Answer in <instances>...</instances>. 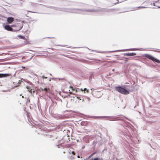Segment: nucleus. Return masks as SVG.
<instances>
[{
  "instance_id": "obj_1",
  "label": "nucleus",
  "mask_w": 160,
  "mask_h": 160,
  "mask_svg": "<svg viewBox=\"0 0 160 160\" xmlns=\"http://www.w3.org/2000/svg\"><path fill=\"white\" fill-rule=\"evenodd\" d=\"M45 6L47 8H51L52 9L57 11L65 12L79 14H87V12H102V9L100 8H98L97 9H84L83 8H64L55 7L49 5H47Z\"/></svg>"
},
{
  "instance_id": "obj_14",
  "label": "nucleus",
  "mask_w": 160,
  "mask_h": 160,
  "mask_svg": "<svg viewBox=\"0 0 160 160\" xmlns=\"http://www.w3.org/2000/svg\"><path fill=\"white\" fill-rule=\"evenodd\" d=\"M125 55L127 56H135L136 55V53L134 52H132V53H127L124 54Z\"/></svg>"
},
{
  "instance_id": "obj_32",
  "label": "nucleus",
  "mask_w": 160,
  "mask_h": 160,
  "mask_svg": "<svg viewBox=\"0 0 160 160\" xmlns=\"http://www.w3.org/2000/svg\"><path fill=\"white\" fill-rule=\"evenodd\" d=\"M157 2V1H156L155 3L153 2L152 3H150V4L151 5H153V6H155V3H156Z\"/></svg>"
},
{
  "instance_id": "obj_13",
  "label": "nucleus",
  "mask_w": 160,
  "mask_h": 160,
  "mask_svg": "<svg viewBox=\"0 0 160 160\" xmlns=\"http://www.w3.org/2000/svg\"><path fill=\"white\" fill-rule=\"evenodd\" d=\"M10 75L8 73H0V78L6 77Z\"/></svg>"
},
{
  "instance_id": "obj_51",
  "label": "nucleus",
  "mask_w": 160,
  "mask_h": 160,
  "mask_svg": "<svg viewBox=\"0 0 160 160\" xmlns=\"http://www.w3.org/2000/svg\"><path fill=\"white\" fill-rule=\"evenodd\" d=\"M118 2L116 3H118V2H119V1L118 0Z\"/></svg>"
},
{
  "instance_id": "obj_10",
  "label": "nucleus",
  "mask_w": 160,
  "mask_h": 160,
  "mask_svg": "<svg viewBox=\"0 0 160 160\" xmlns=\"http://www.w3.org/2000/svg\"><path fill=\"white\" fill-rule=\"evenodd\" d=\"M4 28L5 29L11 31H13V29L12 28L10 25H5L4 26Z\"/></svg>"
},
{
  "instance_id": "obj_27",
  "label": "nucleus",
  "mask_w": 160,
  "mask_h": 160,
  "mask_svg": "<svg viewBox=\"0 0 160 160\" xmlns=\"http://www.w3.org/2000/svg\"><path fill=\"white\" fill-rule=\"evenodd\" d=\"M25 32L26 33H29L30 32V31H28V29L25 30Z\"/></svg>"
},
{
  "instance_id": "obj_23",
  "label": "nucleus",
  "mask_w": 160,
  "mask_h": 160,
  "mask_svg": "<svg viewBox=\"0 0 160 160\" xmlns=\"http://www.w3.org/2000/svg\"><path fill=\"white\" fill-rule=\"evenodd\" d=\"M75 97H77V98H78L80 100H81V97H80L79 96H78V95H76Z\"/></svg>"
},
{
  "instance_id": "obj_45",
  "label": "nucleus",
  "mask_w": 160,
  "mask_h": 160,
  "mask_svg": "<svg viewBox=\"0 0 160 160\" xmlns=\"http://www.w3.org/2000/svg\"><path fill=\"white\" fill-rule=\"evenodd\" d=\"M28 11V12H31V11Z\"/></svg>"
},
{
  "instance_id": "obj_3",
  "label": "nucleus",
  "mask_w": 160,
  "mask_h": 160,
  "mask_svg": "<svg viewBox=\"0 0 160 160\" xmlns=\"http://www.w3.org/2000/svg\"><path fill=\"white\" fill-rule=\"evenodd\" d=\"M122 115H119L116 116H97V118H103L104 119L106 120L109 121H116V120H123L122 119H119L120 117H122Z\"/></svg>"
},
{
  "instance_id": "obj_5",
  "label": "nucleus",
  "mask_w": 160,
  "mask_h": 160,
  "mask_svg": "<svg viewBox=\"0 0 160 160\" xmlns=\"http://www.w3.org/2000/svg\"><path fill=\"white\" fill-rule=\"evenodd\" d=\"M23 21L20 20L19 22L16 23L13 25L15 27V28L13 29V31H18L20 30L23 27Z\"/></svg>"
},
{
  "instance_id": "obj_2",
  "label": "nucleus",
  "mask_w": 160,
  "mask_h": 160,
  "mask_svg": "<svg viewBox=\"0 0 160 160\" xmlns=\"http://www.w3.org/2000/svg\"><path fill=\"white\" fill-rule=\"evenodd\" d=\"M42 2L58 5L82 7L83 4L79 2L65 0H41Z\"/></svg>"
},
{
  "instance_id": "obj_52",
  "label": "nucleus",
  "mask_w": 160,
  "mask_h": 160,
  "mask_svg": "<svg viewBox=\"0 0 160 160\" xmlns=\"http://www.w3.org/2000/svg\"><path fill=\"white\" fill-rule=\"evenodd\" d=\"M87 159V158L86 159H84V160H86Z\"/></svg>"
},
{
  "instance_id": "obj_30",
  "label": "nucleus",
  "mask_w": 160,
  "mask_h": 160,
  "mask_svg": "<svg viewBox=\"0 0 160 160\" xmlns=\"http://www.w3.org/2000/svg\"><path fill=\"white\" fill-rule=\"evenodd\" d=\"M58 79L59 80H65L64 78H58Z\"/></svg>"
},
{
  "instance_id": "obj_35",
  "label": "nucleus",
  "mask_w": 160,
  "mask_h": 160,
  "mask_svg": "<svg viewBox=\"0 0 160 160\" xmlns=\"http://www.w3.org/2000/svg\"><path fill=\"white\" fill-rule=\"evenodd\" d=\"M33 75H34V76H35L37 77H38V75H37L36 74H35L34 73H33L32 74Z\"/></svg>"
},
{
  "instance_id": "obj_48",
  "label": "nucleus",
  "mask_w": 160,
  "mask_h": 160,
  "mask_svg": "<svg viewBox=\"0 0 160 160\" xmlns=\"http://www.w3.org/2000/svg\"><path fill=\"white\" fill-rule=\"evenodd\" d=\"M48 38H51V37H48Z\"/></svg>"
},
{
  "instance_id": "obj_54",
  "label": "nucleus",
  "mask_w": 160,
  "mask_h": 160,
  "mask_svg": "<svg viewBox=\"0 0 160 160\" xmlns=\"http://www.w3.org/2000/svg\"><path fill=\"white\" fill-rule=\"evenodd\" d=\"M124 138V139H125L126 140V138Z\"/></svg>"
},
{
  "instance_id": "obj_16",
  "label": "nucleus",
  "mask_w": 160,
  "mask_h": 160,
  "mask_svg": "<svg viewBox=\"0 0 160 160\" xmlns=\"http://www.w3.org/2000/svg\"><path fill=\"white\" fill-rule=\"evenodd\" d=\"M56 134V133H53L52 134H47V136L49 137L50 138H52V137H53Z\"/></svg>"
},
{
  "instance_id": "obj_6",
  "label": "nucleus",
  "mask_w": 160,
  "mask_h": 160,
  "mask_svg": "<svg viewBox=\"0 0 160 160\" xmlns=\"http://www.w3.org/2000/svg\"><path fill=\"white\" fill-rule=\"evenodd\" d=\"M124 135L128 139H131L134 143L135 144H138L139 143V140L135 138H132L131 137V136L129 135L128 133H125L124 134Z\"/></svg>"
},
{
  "instance_id": "obj_17",
  "label": "nucleus",
  "mask_w": 160,
  "mask_h": 160,
  "mask_svg": "<svg viewBox=\"0 0 160 160\" xmlns=\"http://www.w3.org/2000/svg\"><path fill=\"white\" fill-rule=\"evenodd\" d=\"M55 99L58 101L60 102H62V100L58 97H56L55 98Z\"/></svg>"
},
{
  "instance_id": "obj_15",
  "label": "nucleus",
  "mask_w": 160,
  "mask_h": 160,
  "mask_svg": "<svg viewBox=\"0 0 160 160\" xmlns=\"http://www.w3.org/2000/svg\"><path fill=\"white\" fill-rule=\"evenodd\" d=\"M90 100V99L89 97H86L83 98L82 99V101L84 102L86 101H88V102H89Z\"/></svg>"
},
{
  "instance_id": "obj_53",
  "label": "nucleus",
  "mask_w": 160,
  "mask_h": 160,
  "mask_svg": "<svg viewBox=\"0 0 160 160\" xmlns=\"http://www.w3.org/2000/svg\"><path fill=\"white\" fill-rule=\"evenodd\" d=\"M112 70V71H114V69H113Z\"/></svg>"
},
{
  "instance_id": "obj_31",
  "label": "nucleus",
  "mask_w": 160,
  "mask_h": 160,
  "mask_svg": "<svg viewBox=\"0 0 160 160\" xmlns=\"http://www.w3.org/2000/svg\"><path fill=\"white\" fill-rule=\"evenodd\" d=\"M71 153L73 155H75V154H76V153L75 152L73 151H72L71 152Z\"/></svg>"
},
{
  "instance_id": "obj_41",
  "label": "nucleus",
  "mask_w": 160,
  "mask_h": 160,
  "mask_svg": "<svg viewBox=\"0 0 160 160\" xmlns=\"http://www.w3.org/2000/svg\"><path fill=\"white\" fill-rule=\"evenodd\" d=\"M26 88H27V89H29V87H28V86H27L26 87Z\"/></svg>"
},
{
  "instance_id": "obj_19",
  "label": "nucleus",
  "mask_w": 160,
  "mask_h": 160,
  "mask_svg": "<svg viewBox=\"0 0 160 160\" xmlns=\"http://www.w3.org/2000/svg\"><path fill=\"white\" fill-rule=\"evenodd\" d=\"M68 159L71 160H73L75 159V157L73 156H70Z\"/></svg>"
},
{
  "instance_id": "obj_50",
  "label": "nucleus",
  "mask_w": 160,
  "mask_h": 160,
  "mask_svg": "<svg viewBox=\"0 0 160 160\" xmlns=\"http://www.w3.org/2000/svg\"><path fill=\"white\" fill-rule=\"evenodd\" d=\"M22 98H24V96H22Z\"/></svg>"
},
{
  "instance_id": "obj_34",
  "label": "nucleus",
  "mask_w": 160,
  "mask_h": 160,
  "mask_svg": "<svg viewBox=\"0 0 160 160\" xmlns=\"http://www.w3.org/2000/svg\"><path fill=\"white\" fill-rule=\"evenodd\" d=\"M42 77L43 78H45V79H46L47 78V77H44V76H42Z\"/></svg>"
},
{
  "instance_id": "obj_11",
  "label": "nucleus",
  "mask_w": 160,
  "mask_h": 160,
  "mask_svg": "<svg viewBox=\"0 0 160 160\" xmlns=\"http://www.w3.org/2000/svg\"><path fill=\"white\" fill-rule=\"evenodd\" d=\"M130 50H138V49L137 48H134L128 49H126V50H116V51H110L109 52H115L119 51H129Z\"/></svg>"
},
{
  "instance_id": "obj_20",
  "label": "nucleus",
  "mask_w": 160,
  "mask_h": 160,
  "mask_svg": "<svg viewBox=\"0 0 160 160\" xmlns=\"http://www.w3.org/2000/svg\"><path fill=\"white\" fill-rule=\"evenodd\" d=\"M125 58V60H124V63H126L128 61V58H125V57H124L123 58Z\"/></svg>"
},
{
  "instance_id": "obj_39",
  "label": "nucleus",
  "mask_w": 160,
  "mask_h": 160,
  "mask_svg": "<svg viewBox=\"0 0 160 160\" xmlns=\"http://www.w3.org/2000/svg\"><path fill=\"white\" fill-rule=\"evenodd\" d=\"M77 157L78 158H80V156L78 155L77 156Z\"/></svg>"
},
{
  "instance_id": "obj_7",
  "label": "nucleus",
  "mask_w": 160,
  "mask_h": 160,
  "mask_svg": "<svg viewBox=\"0 0 160 160\" xmlns=\"http://www.w3.org/2000/svg\"><path fill=\"white\" fill-rule=\"evenodd\" d=\"M144 56L148 59L152 60L155 63L157 62L160 63V61L159 60L153 57L151 55L145 54L144 55Z\"/></svg>"
},
{
  "instance_id": "obj_4",
  "label": "nucleus",
  "mask_w": 160,
  "mask_h": 160,
  "mask_svg": "<svg viewBox=\"0 0 160 160\" xmlns=\"http://www.w3.org/2000/svg\"><path fill=\"white\" fill-rule=\"evenodd\" d=\"M115 89L117 91L124 95H127L129 93V90L122 86H116L115 88Z\"/></svg>"
},
{
  "instance_id": "obj_38",
  "label": "nucleus",
  "mask_w": 160,
  "mask_h": 160,
  "mask_svg": "<svg viewBox=\"0 0 160 160\" xmlns=\"http://www.w3.org/2000/svg\"><path fill=\"white\" fill-rule=\"evenodd\" d=\"M29 92H30V93H32V90L31 89L30 91H29Z\"/></svg>"
},
{
  "instance_id": "obj_12",
  "label": "nucleus",
  "mask_w": 160,
  "mask_h": 160,
  "mask_svg": "<svg viewBox=\"0 0 160 160\" xmlns=\"http://www.w3.org/2000/svg\"><path fill=\"white\" fill-rule=\"evenodd\" d=\"M113 10L109 8H104L102 9V12H113Z\"/></svg>"
},
{
  "instance_id": "obj_8",
  "label": "nucleus",
  "mask_w": 160,
  "mask_h": 160,
  "mask_svg": "<svg viewBox=\"0 0 160 160\" xmlns=\"http://www.w3.org/2000/svg\"><path fill=\"white\" fill-rule=\"evenodd\" d=\"M3 18L7 19L8 22L9 23H11L14 21V18L12 17H10L7 18L0 14V19H3Z\"/></svg>"
},
{
  "instance_id": "obj_40",
  "label": "nucleus",
  "mask_w": 160,
  "mask_h": 160,
  "mask_svg": "<svg viewBox=\"0 0 160 160\" xmlns=\"http://www.w3.org/2000/svg\"><path fill=\"white\" fill-rule=\"evenodd\" d=\"M91 90H92V92H93V91L94 90V88H92V89H91Z\"/></svg>"
},
{
  "instance_id": "obj_36",
  "label": "nucleus",
  "mask_w": 160,
  "mask_h": 160,
  "mask_svg": "<svg viewBox=\"0 0 160 160\" xmlns=\"http://www.w3.org/2000/svg\"><path fill=\"white\" fill-rule=\"evenodd\" d=\"M75 97L74 96H71V98H74Z\"/></svg>"
},
{
  "instance_id": "obj_33",
  "label": "nucleus",
  "mask_w": 160,
  "mask_h": 160,
  "mask_svg": "<svg viewBox=\"0 0 160 160\" xmlns=\"http://www.w3.org/2000/svg\"><path fill=\"white\" fill-rule=\"evenodd\" d=\"M71 96L70 95H68L67 96H66V97L67 98H71Z\"/></svg>"
},
{
  "instance_id": "obj_28",
  "label": "nucleus",
  "mask_w": 160,
  "mask_h": 160,
  "mask_svg": "<svg viewBox=\"0 0 160 160\" xmlns=\"http://www.w3.org/2000/svg\"><path fill=\"white\" fill-rule=\"evenodd\" d=\"M81 90L82 91H83V90H84L85 91L86 90L87 92V93L89 92V90L88 89H87L86 88H84V90H82V89H81Z\"/></svg>"
},
{
  "instance_id": "obj_49",
  "label": "nucleus",
  "mask_w": 160,
  "mask_h": 160,
  "mask_svg": "<svg viewBox=\"0 0 160 160\" xmlns=\"http://www.w3.org/2000/svg\"><path fill=\"white\" fill-rule=\"evenodd\" d=\"M32 92H33L34 93L35 92V91L33 90V91H32Z\"/></svg>"
},
{
  "instance_id": "obj_43",
  "label": "nucleus",
  "mask_w": 160,
  "mask_h": 160,
  "mask_svg": "<svg viewBox=\"0 0 160 160\" xmlns=\"http://www.w3.org/2000/svg\"><path fill=\"white\" fill-rule=\"evenodd\" d=\"M125 118L127 119L129 121H130V120L128 118H127L126 117H125Z\"/></svg>"
},
{
  "instance_id": "obj_37",
  "label": "nucleus",
  "mask_w": 160,
  "mask_h": 160,
  "mask_svg": "<svg viewBox=\"0 0 160 160\" xmlns=\"http://www.w3.org/2000/svg\"><path fill=\"white\" fill-rule=\"evenodd\" d=\"M35 5H36V6H40V5L38 4H35Z\"/></svg>"
},
{
  "instance_id": "obj_42",
  "label": "nucleus",
  "mask_w": 160,
  "mask_h": 160,
  "mask_svg": "<svg viewBox=\"0 0 160 160\" xmlns=\"http://www.w3.org/2000/svg\"><path fill=\"white\" fill-rule=\"evenodd\" d=\"M28 101L30 102V100L28 98V99H27V102H28Z\"/></svg>"
},
{
  "instance_id": "obj_22",
  "label": "nucleus",
  "mask_w": 160,
  "mask_h": 160,
  "mask_svg": "<svg viewBox=\"0 0 160 160\" xmlns=\"http://www.w3.org/2000/svg\"><path fill=\"white\" fill-rule=\"evenodd\" d=\"M56 118H61L62 117L59 115H57L56 116Z\"/></svg>"
},
{
  "instance_id": "obj_24",
  "label": "nucleus",
  "mask_w": 160,
  "mask_h": 160,
  "mask_svg": "<svg viewBox=\"0 0 160 160\" xmlns=\"http://www.w3.org/2000/svg\"><path fill=\"white\" fill-rule=\"evenodd\" d=\"M69 92H65V91H63V92L64 93H69V94H72V92H70V90H69Z\"/></svg>"
},
{
  "instance_id": "obj_29",
  "label": "nucleus",
  "mask_w": 160,
  "mask_h": 160,
  "mask_svg": "<svg viewBox=\"0 0 160 160\" xmlns=\"http://www.w3.org/2000/svg\"><path fill=\"white\" fill-rule=\"evenodd\" d=\"M21 82H20V81H19L18 82V84H19L18 85H16L14 87L15 88V87H17L19 85V84H21Z\"/></svg>"
},
{
  "instance_id": "obj_9",
  "label": "nucleus",
  "mask_w": 160,
  "mask_h": 160,
  "mask_svg": "<svg viewBox=\"0 0 160 160\" xmlns=\"http://www.w3.org/2000/svg\"><path fill=\"white\" fill-rule=\"evenodd\" d=\"M97 153L96 152H95L92 153L90 155H89L87 158V160H101L102 158L100 159V158H91L92 156L96 154Z\"/></svg>"
},
{
  "instance_id": "obj_18",
  "label": "nucleus",
  "mask_w": 160,
  "mask_h": 160,
  "mask_svg": "<svg viewBox=\"0 0 160 160\" xmlns=\"http://www.w3.org/2000/svg\"><path fill=\"white\" fill-rule=\"evenodd\" d=\"M18 37L23 39H25V37L21 35H18Z\"/></svg>"
},
{
  "instance_id": "obj_47",
  "label": "nucleus",
  "mask_w": 160,
  "mask_h": 160,
  "mask_svg": "<svg viewBox=\"0 0 160 160\" xmlns=\"http://www.w3.org/2000/svg\"><path fill=\"white\" fill-rule=\"evenodd\" d=\"M60 145H57V146H58V148H59V146H60Z\"/></svg>"
},
{
  "instance_id": "obj_55",
  "label": "nucleus",
  "mask_w": 160,
  "mask_h": 160,
  "mask_svg": "<svg viewBox=\"0 0 160 160\" xmlns=\"http://www.w3.org/2000/svg\"><path fill=\"white\" fill-rule=\"evenodd\" d=\"M70 153H71V152H69V153L70 154Z\"/></svg>"
},
{
  "instance_id": "obj_26",
  "label": "nucleus",
  "mask_w": 160,
  "mask_h": 160,
  "mask_svg": "<svg viewBox=\"0 0 160 160\" xmlns=\"http://www.w3.org/2000/svg\"><path fill=\"white\" fill-rule=\"evenodd\" d=\"M69 88H71V89H72V91H75V89H74L73 88V87H72V86H69Z\"/></svg>"
},
{
  "instance_id": "obj_56",
  "label": "nucleus",
  "mask_w": 160,
  "mask_h": 160,
  "mask_svg": "<svg viewBox=\"0 0 160 160\" xmlns=\"http://www.w3.org/2000/svg\"><path fill=\"white\" fill-rule=\"evenodd\" d=\"M65 152H63V153H65Z\"/></svg>"
},
{
  "instance_id": "obj_25",
  "label": "nucleus",
  "mask_w": 160,
  "mask_h": 160,
  "mask_svg": "<svg viewBox=\"0 0 160 160\" xmlns=\"http://www.w3.org/2000/svg\"><path fill=\"white\" fill-rule=\"evenodd\" d=\"M42 91H46V92H47V88H44L42 89Z\"/></svg>"
},
{
  "instance_id": "obj_44",
  "label": "nucleus",
  "mask_w": 160,
  "mask_h": 160,
  "mask_svg": "<svg viewBox=\"0 0 160 160\" xmlns=\"http://www.w3.org/2000/svg\"><path fill=\"white\" fill-rule=\"evenodd\" d=\"M27 27H28V28H29V25H27Z\"/></svg>"
},
{
  "instance_id": "obj_46",
  "label": "nucleus",
  "mask_w": 160,
  "mask_h": 160,
  "mask_svg": "<svg viewBox=\"0 0 160 160\" xmlns=\"http://www.w3.org/2000/svg\"><path fill=\"white\" fill-rule=\"evenodd\" d=\"M128 125H129H129H130V123H129V122H128Z\"/></svg>"
},
{
  "instance_id": "obj_21",
  "label": "nucleus",
  "mask_w": 160,
  "mask_h": 160,
  "mask_svg": "<svg viewBox=\"0 0 160 160\" xmlns=\"http://www.w3.org/2000/svg\"><path fill=\"white\" fill-rule=\"evenodd\" d=\"M146 8L145 7H143V6H139V7H138L135 8Z\"/></svg>"
}]
</instances>
